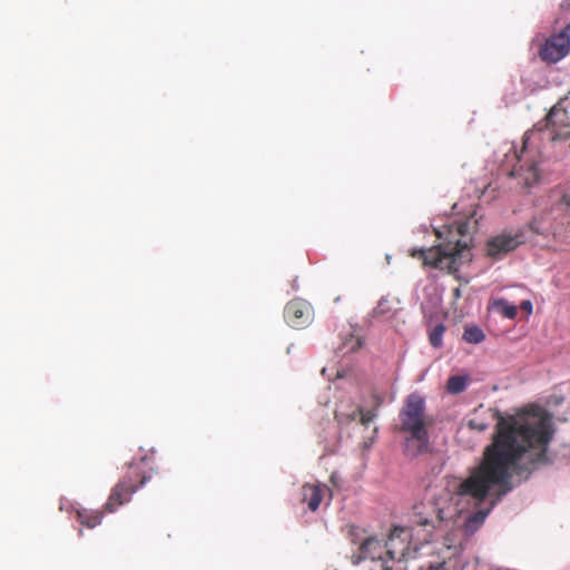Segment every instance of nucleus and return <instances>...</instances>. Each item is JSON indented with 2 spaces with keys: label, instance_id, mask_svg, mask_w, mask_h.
Returning <instances> with one entry per match:
<instances>
[{
  "label": "nucleus",
  "instance_id": "3",
  "mask_svg": "<svg viewBox=\"0 0 570 570\" xmlns=\"http://www.w3.org/2000/svg\"><path fill=\"white\" fill-rule=\"evenodd\" d=\"M147 479L137 464H129L127 473L111 489L104 509L100 511L78 509L76 511L77 521L89 529L96 528L101 523L105 512L112 513L119 507L129 502L131 495L146 483Z\"/></svg>",
  "mask_w": 570,
  "mask_h": 570
},
{
  "label": "nucleus",
  "instance_id": "7",
  "mask_svg": "<svg viewBox=\"0 0 570 570\" xmlns=\"http://www.w3.org/2000/svg\"><path fill=\"white\" fill-rule=\"evenodd\" d=\"M410 539V530L405 528H394L385 542L389 559L405 561L414 558L417 552V547H412Z\"/></svg>",
  "mask_w": 570,
  "mask_h": 570
},
{
  "label": "nucleus",
  "instance_id": "11",
  "mask_svg": "<svg viewBox=\"0 0 570 570\" xmlns=\"http://www.w3.org/2000/svg\"><path fill=\"white\" fill-rule=\"evenodd\" d=\"M525 146H523L521 150V155H517L518 158V166H515L512 171L511 176L520 177L523 179L524 185L527 187H531L533 184H535L539 180V170L537 168V164L533 161L523 163L522 155L524 153Z\"/></svg>",
  "mask_w": 570,
  "mask_h": 570
},
{
  "label": "nucleus",
  "instance_id": "8",
  "mask_svg": "<svg viewBox=\"0 0 570 570\" xmlns=\"http://www.w3.org/2000/svg\"><path fill=\"white\" fill-rule=\"evenodd\" d=\"M314 317L312 305L303 298L289 301L284 308V318L293 328H304L308 326Z\"/></svg>",
  "mask_w": 570,
  "mask_h": 570
},
{
  "label": "nucleus",
  "instance_id": "20",
  "mask_svg": "<svg viewBox=\"0 0 570 570\" xmlns=\"http://www.w3.org/2000/svg\"><path fill=\"white\" fill-rule=\"evenodd\" d=\"M529 228L534 233V234H538V235H544L547 234L548 229L542 225V223L538 219H533L530 224H529Z\"/></svg>",
  "mask_w": 570,
  "mask_h": 570
},
{
  "label": "nucleus",
  "instance_id": "27",
  "mask_svg": "<svg viewBox=\"0 0 570 570\" xmlns=\"http://www.w3.org/2000/svg\"><path fill=\"white\" fill-rule=\"evenodd\" d=\"M383 570H392L391 568L383 567Z\"/></svg>",
  "mask_w": 570,
  "mask_h": 570
},
{
  "label": "nucleus",
  "instance_id": "9",
  "mask_svg": "<svg viewBox=\"0 0 570 570\" xmlns=\"http://www.w3.org/2000/svg\"><path fill=\"white\" fill-rule=\"evenodd\" d=\"M522 240L519 236L500 235L490 239L487 244V254L495 259L515 249Z\"/></svg>",
  "mask_w": 570,
  "mask_h": 570
},
{
  "label": "nucleus",
  "instance_id": "1",
  "mask_svg": "<svg viewBox=\"0 0 570 570\" xmlns=\"http://www.w3.org/2000/svg\"><path fill=\"white\" fill-rule=\"evenodd\" d=\"M554 435L552 415L542 406L529 405L515 414L499 415L495 432L480 463L465 479L445 476L444 485L431 500L413 505L412 522L431 530L451 527L444 538L448 549L462 547L484 522L488 511L469 512L485 500L492 489L504 495L511 490L512 470L527 458L532 464L548 462Z\"/></svg>",
  "mask_w": 570,
  "mask_h": 570
},
{
  "label": "nucleus",
  "instance_id": "5",
  "mask_svg": "<svg viewBox=\"0 0 570 570\" xmlns=\"http://www.w3.org/2000/svg\"><path fill=\"white\" fill-rule=\"evenodd\" d=\"M360 529L351 527L348 530V537L353 544H358L356 551L351 556L353 564H360L361 562L370 560H384L386 556V547L381 540L374 537L360 538Z\"/></svg>",
  "mask_w": 570,
  "mask_h": 570
},
{
  "label": "nucleus",
  "instance_id": "23",
  "mask_svg": "<svg viewBox=\"0 0 570 570\" xmlns=\"http://www.w3.org/2000/svg\"><path fill=\"white\" fill-rule=\"evenodd\" d=\"M444 563H438L436 566L430 564V570H443Z\"/></svg>",
  "mask_w": 570,
  "mask_h": 570
},
{
  "label": "nucleus",
  "instance_id": "16",
  "mask_svg": "<svg viewBox=\"0 0 570 570\" xmlns=\"http://www.w3.org/2000/svg\"><path fill=\"white\" fill-rule=\"evenodd\" d=\"M485 335L479 326H466L463 333V340L470 344H479L483 342Z\"/></svg>",
  "mask_w": 570,
  "mask_h": 570
},
{
  "label": "nucleus",
  "instance_id": "10",
  "mask_svg": "<svg viewBox=\"0 0 570 570\" xmlns=\"http://www.w3.org/2000/svg\"><path fill=\"white\" fill-rule=\"evenodd\" d=\"M548 126L558 128V137L570 136V115L567 109L561 107V102L556 105L547 116Z\"/></svg>",
  "mask_w": 570,
  "mask_h": 570
},
{
  "label": "nucleus",
  "instance_id": "22",
  "mask_svg": "<svg viewBox=\"0 0 570 570\" xmlns=\"http://www.w3.org/2000/svg\"><path fill=\"white\" fill-rule=\"evenodd\" d=\"M532 303L530 301H523L520 305V308L525 311L527 313L531 314L532 313Z\"/></svg>",
  "mask_w": 570,
  "mask_h": 570
},
{
  "label": "nucleus",
  "instance_id": "21",
  "mask_svg": "<svg viewBox=\"0 0 570 570\" xmlns=\"http://www.w3.org/2000/svg\"><path fill=\"white\" fill-rule=\"evenodd\" d=\"M375 417V413L372 412L371 410H366L364 411L362 407H361V413H360V421L363 425H368Z\"/></svg>",
  "mask_w": 570,
  "mask_h": 570
},
{
  "label": "nucleus",
  "instance_id": "17",
  "mask_svg": "<svg viewBox=\"0 0 570 570\" xmlns=\"http://www.w3.org/2000/svg\"><path fill=\"white\" fill-rule=\"evenodd\" d=\"M495 305L500 308L501 314L510 320H513L518 314L515 305L509 304L505 299H499Z\"/></svg>",
  "mask_w": 570,
  "mask_h": 570
},
{
  "label": "nucleus",
  "instance_id": "26",
  "mask_svg": "<svg viewBox=\"0 0 570 570\" xmlns=\"http://www.w3.org/2000/svg\"><path fill=\"white\" fill-rule=\"evenodd\" d=\"M454 295H455L456 297H459V296H460V289H459V288H455V289H454Z\"/></svg>",
  "mask_w": 570,
  "mask_h": 570
},
{
  "label": "nucleus",
  "instance_id": "6",
  "mask_svg": "<svg viewBox=\"0 0 570 570\" xmlns=\"http://www.w3.org/2000/svg\"><path fill=\"white\" fill-rule=\"evenodd\" d=\"M570 51V22L558 33L551 35L540 46L538 56L546 63L562 60Z\"/></svg>",
  "mask_w": 570,
  "mask_h": 570
},
{
  "label": "nucleus",
  "instance_id": "18",
  "mask_svg": "<svg viewBox=\"0 0 570 570\" xmlns=\"http://www.w3.org/2000/svg\"><path fill=\"white\" fill-rule=\"evenodd\" d=\"M445 332V326L443 324H438L431 331L429 335V341L433 347H440L442 345V337Z\"/></svg>",
  "mask_w": 570,
  "mask_h": 570
},
{
  "label": "nucleus",
  "instance_id": "12",
  "mask_svg": "<svg viewBox=\"0 0 570 570\" xmlns=\"http://www.w3.org/2000/svg\"><path fill=\"white\" fill-rule=\"evenodd\" d=\"M323 489L318 484H304L302 487V501L306 502L311 511H316L323 499Z\"/></svg>",
  "mask_w": 570,
  "mask_h": 570
},
{
  "label": "nucleus",
  "instance_id": "14",
  "mask_svg": "<svg viewBox=\"0 0 570 570\" xmlns=\"http://www.w3.org/2000/svg\"><path fill=\"white\" fill-rule=\"evenodd\" d=\"M469 376L453 375L446 382V391L451 394L462 393L468 386Z\"/></svg>",
  "mask_w": 570,
  "mask_h": 570
},
{
  "label": "nucleus",
  "instance_id": "15",
  "mask_svg": "<svg viewBox=\"0 0 570 570\" xmlns=\"http://www.w3.org/2000/svg\"><path fill=\"white\" fill-rule=\"evenodd\" d=\"M361 407L353 406L350 411H344L343 409H337L335 411V420L340 424H348L351 422L356 421L360 417Z\"/></svg>",
  "mask_w": 570,
  "mask_h": 570
},
{
  "label": "nucleus",
  "instance_id": "24",
  "mask_svg": "<svg viewBox=\"0 0 570 570\" xmlns=\"http://www.w3.org/2000/svg\"><path fill=\"white\" fill-rule=\"evenodd\" d=\"M562 199H563V203H564L568 207H570V195H564Z\"/></svg>",
  "mask_w": 570,
  "mask_h": 570
},
{
  "label": "nucleus",
  "instance_id": "13",
  "mask_svg": "<svg viewBox=\"0 0 570 570\" xmlns=\"http://www.w3.org/2000/svg\"><path fill=\"white\" fill-rule=\"evenodd\" d=\"M491 416L492 414L490 410L480 406V409L475 410L473 415L468 420V426L470 430L483 432L489 428V419Z\"/></svg>",
  "mask_w": 570,
  "mask_h": 570
},
{
  "label": "nucleus",
  "instance_id": "4",
  "mask_svg": "<svg viewBox=\"0 0 570 570\" xmlns=\"http://www.w3.org/2000/svg\"><path fill=\"white\" fill-rule=\"evenodd\" d=\"M410 255L421 259L423 266L455 273L463 261L470 259V249L465 242L455 238L430 248H413Z\"/></svg>",
  "mask_w": 570,
  "mask_h": 570
},
{
  "label": "nucleus",
  "instance_id": "2",
  "mask_svg": "<svg viewBox=\"0 0 570 570\" xmlns=\"http://www.w3.org/2000/svg\"><path fill=\"white\" fill-rule=\"evenodd\" d=\"M400 432L407 434L404 441V452L415 458L430 451L429 428L432 421L425 413V401L416 394H410L399 413Z\"/></svg>",
  "mask_w": 570,
  "mask_h": 570
},
{
  "label": "nucleus",
  "instance_id": "25",
  "mask_svg": "<svg viewBox=\"0 0 570 570\" xmlns=\"http://www.w3.org/2000/svg\"><path fill=\"white\" fill-rule=\"evenodd\" d=\"M464 234L463 226H459L456 230V236H462Z\"/></svg>",
  "mask_w": 570,
  "mask_h": 570
},
{
  "label": "nucleus",
  "instance_id": "19",
  "mask_svg": "<svg viewBox=\"0 0 570 570\" xmlns=\"http://www.w3.org/2000/svg\"><path fill=\"white\" fill-rule=\"evenodd\" d=\"M392 311V304L389 299L382 298L373 309V316H384Z\"/></svg>",
  "mask_w": 570,
  "mask_h": 570
}]
</instances>
